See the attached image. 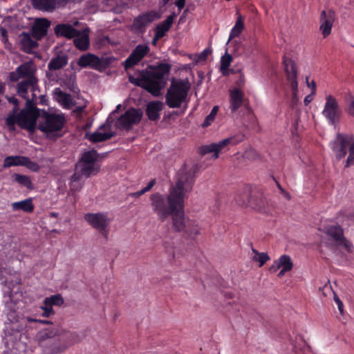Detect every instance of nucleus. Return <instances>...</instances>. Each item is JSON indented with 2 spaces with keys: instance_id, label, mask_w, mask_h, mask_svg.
Instances as JSON below:
<instances>
[{
  "instance_id": "nucleus-1",
  "label": "nucleus",
  "mask_w": 354,
  "mask_h": 354,
  "mask_svg": "<svg viewBox=\"0 0 354 354\" xmlns=\"http://www.w3.org/2000/svg\"><path fill=\"white\" fill-rule=\"evenodd\" d=\"M196 169L183 165L177 172L175 183L171 186L167 196L156 192L151 194L153 212L161 222L165 221L175 210L184 206L187 193L191 192L195 182Z\"/></svg>"
},
{
  "instance_id": "nucleus-2",
  "label": "nucleus",
  "mask_w": 354,
  "mask_h": 354,
  "mask_svg": "<svg viewBox=\"0 0 354 354\" xmlns=\"http://www.w3.org/2000/svg\"><path fill=\"white\" fill-rule=\"evenodd\" d=\"M150 70L136 71L129 74V82L135 86L141 87L155 97L161 94L165 87L171 71V65L160 63L156 66H149Z\"/></svg>"
},
{
  "instance_id": "nucleus-3",
  "label": "nucleus",
  "mask_w": 354,
  "mask_h": 354,
  "mask_svg": "<svg viewBox=\"0 0 354 354\" xmlns=\"http://www.w3.org/2000/svg\"><path fill=\"white\" fill-rule=\"evenodd\" d=\"M77 341V336L71 332L44 330L41 332L39 345L42 354H61Z\"/></svg>"
},
{
  "instance_id": "nucleus-4",
  "label": "nucleus",
  "mask_w": 354,
  "mask_h": 354,
  "mask_svg": "<svg viewBox=\"0 0 354 354\" xmlns=\"http://www.w3.org/2000/svg\"><path fill=\"white\" fill-rule=\"evenodd\" d=\"M65 123L64 114L44 111L39 121L38 129L48 138H57L63 136L62 131Z\"/></svg>"
},
{
  "instance_id": "nucleus-5",
  "label": "nucleus",
  "mask_w": 354,
  "mask_h": 354,
  "mask_svg": "<svg viewBox=\"0 0 354 354\" xmlns=\"http://www.w3.org/2000/svg\"><path fill=\"white\" fill-rule=\"evenodd\" d=\"M190 84L187 80L173 79L165 95V103L171 109L179 108L186 100Z\"/></svg>"
},
{
  "instance_id": "nucleus-6",
  "label": "nucleus",
  "mask_w": 354,
  "mask_h": 354,
  "mask_svg": "<svg viewBox=\"0 0 354 354\" xmlns=\"http://www.w3.org/2000/svg\"><path fill=\"white\" fill-rule=\"evenodd\" d=\"M97 160V153L95 150L85 151L75 165V171L86 178L96 175L100 171Z\"/></svg>"
},
{
  "instance_id": "nucleus-7",
  "label": "nucleus",
  "mask_w": 354,
  "mask_h": 354,
  "mask_svg": "<svg viewBox=\"0 0 354 354\" xmlns=\"http://www.w3.org/2000/svg\"><path fill=\"white\" fill-rule=\"evenodd\" d=\"M114 59L113 57L103 56L99 57L94 54L88 53L81 55L77 64L84 68H91L98 71H103L111 65Z\"/></svg>"
},
{
  "instance_id": "nucleus-8",
  "label": "nucleus",
  "mask_w": 354,
  "mask_h": 354,
  "mask_svg": "<svg viewBox=\"0 0 354 354\" xmlns=\"http://www.w3.org/2000/svg\"><path fill=\"white\" fill-rule=\"evenodd\" d=\"M322 113L329 124L336 127L339 124L342 115V110L333 95H326V102Z\"/></svg>"
},
{
  "instance_id": "nucleus-9",
  "label": "nucleus",
  "mask_w": 354,
  "mask_h": 354,
  "mask_svg": "<svg viewBox=\"0 0 354 354\" xmlns=\"http://www.w3.org/2000/svg\"><path fill=\"white\" fill-rule=\"evenodd\" d=\"M17 93L24 99L26 100V104L29 105L32 100L36 98V91H39L38 79L23 80L17 83L16 86Z\"/></svg>"
},
{
  "instance_id": "nucleus-10",
  "label": "nucleus",
  "mask_w": 354,
  "mask_h": 354,
  "mask_svg": "<svg viewBox=\"0 0 354 354\" xmlns=\"http://www.w3.org/2000/svg\"><path fill=\"white\" fill-rule=\"evenodd\" d=\"M19 127L22 129H27L32 131L37 124L38 111L35 106L32 104L27 105L19 113Z\"/></svg>"
},
{
  "instance_id": "nucleus-11",
  "label": "nucleus",
  "mask_w": 354,
  "mask_h": 354,
  "mask_svg": "<svg viewBox=\"0 0 354 354\" xmlns=\"http://www.w3.org/2000/svg\"><path fill=\"white\" fill-rule=\"evenodd\" d=\"M36 72L37 67L35 64L33 62L29 61L17 66L15 71L10 72L8 79L12 82H16L21 78L32 80V78H37L35 75Z\"/></svg>"
},
{
  "instance_id": "nucleus-12",
  "label": "nucleus",
  "mask_w": 354,
  "mask_h": 354,
  "mask_svg": "<svg viewBox=\"0 0 354 354\" xmlns=\"http://www.w3.org/2000/svg\"><path fill=\"white\" fill-rule=\"evenodd\" d=\"M142 114L141 109L130 108L119 117L117 120V126L129 130L133 125L140 122Z\"/></svg>"
},
{
  "instance_id": "nucleus-13",
  "label": "nucleus",
  "mask_w": 354,
  "mask_h": 354,
  "mask_svg": "<svg viewBox=\"0 0 354 354\" xmlns=\"http://www.w3.org/2000/svg\"><path fill=\"white\" fill-rule=\"evenodd\" d=\"M325 233L337 246L343 247L348 252H353V245L352 243L344 236V230L340 225L329 226L326 229Z\"/></svg>"
},
{
  "instance_id": "nucleus-14",
  "label": "nucleus",
  "mask_w": 354,
  "mask_h": 354,
  "mask_svg": "<svg viewBox=\"0 0 354 354\" xmlns=\"http://www.w3.org/2000/svg\"><path fill=\"white\" fill-rule=\"evenodd\" d=\"M84 219L93 228L97 230L106 238L107 235V227L109 220L104 213H88L84 215Z\"/></svg>"
},
{
  "instance_id": "nucleus-15",
  "label": "nucleus",
  "mask_w": 354,
  "mask_h": 354,
  "mask_svg": "<svg viewBox=\"0 0 354 354\" xmlns=\"http://www.w3.org/2000/svg\"><path fill=\"white\" fill-rule=\"evenodd\" d=\"M283 64L287 76V80L290 82V87L292 91V98L296 99L298 91V82L297 80V71L295 63L292 59L283 57Z\"/></svg>"
},
{
  "instance_id": "nucleus-16",
  "label": "nucleus",
  "mask_w": 354,
  "mask_h": 354,
  "mask_svg": "<svg viewBox=\"0 0 354 354\" xmlns=\"http://www.w3.org/2000/svg\"><path fill=\"white\" fill-rule=\"evenodd\" d=\"M159 18L160 15L156 11L144 13L134 19L132 28L136 32L144 33L146 28L155 19Z\"/></svg>"
},
{
  "instance_id": "nucleus-17",
  "label": "nucleus",
  "mask_w": 354,
  "mask_h": 354,
  "mask_svg": "<svg viewBox=\"0 0 354 354\" xmlns=\"http://www.w3.org/2000/svg\"><path fill=\"white\" fill-rule=\"evenodd\" d=\"M149 47L146 44H138L133 50L123 63L126 71L138 64L149 52Z\"/></svg>"
},
{
  "instance_id": "nucleus-18",
  "label": "nucleus",
  "mask_w": 354,
  "mask_h": 354,
  "mask_svg": "<svg viewBox=\"0 0 354 354\" xmlns=\"http://www.w3.org/2000/svg\"><path fill=\"white\" fill-rule=\"evenodd\" d=\"M351 136L338 133L330 142L331 148L337 159H342L347 153V147L350 144Z\"/></svg>"
},
{
  "instance_id": "nucleus-19",
  "label": "nucleus",
  "mask_w": 354,
  "mask_h": 354,
  "mask_svg": "<svg viewBox=\"0 0 354 354\" xmlns=\"http://www.w3.org/2000/svg\"><path fill=\"white\" fill-rule=\"evenodd\" d=\"M335 19V12L333 10H323L321 12L319 30L324 38L330 34Z\"/></svg>"
},
{
  "instance_id": "nucleus-20",
  "label": "nucleus",
  "mask_w": 354,
  "mask_h": 354,
  "mask_svg": "<svg viewBox=\"0 0 354 354\" xmlns=\"http://www.w3.org/2000/svg\"><path fill=\"white\" fill-rule=\"evenodd\" d=\"M50 21L46 18L37 19L30 28V34L36 40H41L48 32Z\"/></svg>"
},
{
  "instance_id": "nucleus-21",
  "label": "nucleus",
  "mask_w": 354,
  "mask_h": 354,
  "mask_svg": "<svg viewBox=\"0 0 354 354\" xmlns=\"http://www.w3.org/2000/svg\"><path fill=\"white\" fill-rule=\"evenodd\" d=\"M55 33L57 37L72 39L80 36V32L68 24H59L55 27Z\"/></svg>"
},
{
  "instance_id": "nucleus-22",
  "label": "nucleus",
  "mask_w": 354,
  "mask_h": 354,
  "mask_svg": "<svg viewBox=\"0 0 354 354\" xmlns=\"http://www.w3.org/2000/svg\"><path fill=\"white\" fill-rule=\"evenodd\" d=\"M19 37L21 50L26 53H31L32 50L39 46L38 40L34 39L29 32H23Z\"/></svg>"
},
{
  "instance_id": "nucleus-23",
  "label": "nucleus",
  "mask_w": 354,
  "mask_h": 354,
  "mask_svg": "<svg viewBox=\"0 0 354 354\" xmlns=\"http://www.w3.org/2000/svg\"><path fill=\"white\" fill-rule=\"evenodd\" d=\"M293 268V263L290 257L288 254H283L273 261L269 270L271 272H276L280 268L291 270Z\"/></svg>"
},
{
  "instance_id": "nucleus-24",
  "label": "nucleus",
  "mask_w": 354,
  "mask_h": 354,
  "mask_svg": "<svg viewBox=\"0 0 354 354\" xmlns=\"http://www.w3.org/2000/svg\"><path fill=\"white\" fill-rule=\"evenodd\" d=\"M184 206L182 208H177L175 212L171 214L172 223L174 230L177 232L185 230L187 222L185 220Z\"/></svg>"
},
{
  "instance_id": "nucleus-25",
  "label": "nucleus",
  "mask_w": 354,
  "mask_h": 354,
  "mask_svg": "<svg viewBox=\"0 0 354 354\" xmlns=\"http://www.w3.org/2000/svg\"><path fill=\"white\" fill-rule=\"evenodd\" d=\"M243 93L239 88H234L230 92V109L232 112L237 111L243 104Z\"/></svg>"
},
{
  "instance_id": "nucleus-26",
  "label": "nucleus",
  "mask_w": 354,
  "mask_h": 354,
  "mask_svg": "<svg viewBox=\"0 0 354 354\" xmlns=\"http://www.w3.org/2000/svg\"><path fill=\"white\" fill-rule=\"evenodd\" d=\"M175 17L176 15L174 12L172 15L168 16L165 20L156 26L155 30L156 39H160L165 35L166 32L170 29Z\"/></svg>"
},
{
  "instance_id": "nucleus-27",
  "label": "nucleus",
  "mask_w": 354,
  "mask_h": 354,
  "mask_svg": "<svg viewBox=\"0 0 354 354\" xmlns=\"http://www.w3.org/2000/svg\"><path fill=\"white\" fill-rule=\"evenodd\" d=\"M162 109V103L159 101L149 102L146 109V114L149 119L156 121L160 118V111Z\"/></svg>"
},
{
  "instance_id": "nucleus-28",
  "label": "nucleus",
  "mask_w": 354,
  "mask_h": 354,
  "mask_svg": "<svg viewBox=\"0 0 354 354\" xmlns=\"http://www.w3.org/2000/svg\"><path fill=\"white\" fill-rule=\"evenodd\" d=\"M68 57L66 54L57 55L53 57L48 64L50 71H57L66 66L68 64Z\"/></svg>"
},
{
  "instance_id": "nucleus-29",
  "label": "nucleus",
  "mask_w": 354,
  "mask_h": 354,
  "mask_svg": "<svg viewBox=\"0 0 354 354\" xmlns=\"http://www.w3.org/2000/svg\"><path fill=\"white\" fill-rule=\"evenodd\" d=\"M242 204H248V207L253 209H260L263 206L262 194L256 190L251 189V195L249 199L241 201Z\"/></svg>"
},
{
  "instance_id": "nucleus-30",
  "label": "nucleus",
  "mask_w": 354,
  "mask_h": 354,
  "mask_svg": "<svg viewBox=\"0 0 354 354\" xmlns=\"http://www.w3.org/2000/svg\"><path fill=\"white\" fill-rule=\"evenodd\" d=\"M54 94L56 96L57 102H59L64 108L69 109L71 106L73 104L71 95L64 93L60 88H55Z\"/></svg>"
},
{
  "instance_id": "nucleus-31",
  "label": "nucleus",
  "mask_w": 354,
  "mask_h": 354,
  "mask_svg": "<svg viewBox=\"0 0 354 354\" xmlns=\"http://www.w3.org/2000/svg\"><path fill=\"white\" fill-rule=\"evenodd\" d=\"M11 207L13 211L22 210L27 213H31L34 211V205L32 198L14 202L11 204Z\"/></svg>"
},
{
  "instance_id": "nucleus-32",
  "label": "nucleus",
  "mask_w": 354,
  "mask_h": 354,
  "mask_svg": "<svg viewBox=\"0 0 354 354\" xmlns=\"http://www.w3.org/2000/svg\"><path fill=\"white\" fill-rule=\"evenodd\" d=\"M113 132L102 133L99 131H96L92 133H86V138L91 142L97 143L100 142L106 141L114 136Z\"/></svg>"
},
{
  "instance_id": "nucleus-33",
  "label": "nucleus",
  "mask_w": 354,
  "mask_h": 354,
  "mask_svg": "<svg viewBox=\"0 0 354 354\" xmlns=\"http://www.w3.org/2000/svg\"><path fill=\"white\" fill-rule=\"evenodd\" d=\"M33 6L40 10L52 12L55 9L56 0H32Z\"/></svg>"
},
{
  "instance_id": "nucleus-34",
  "label": "nucleus",
  "mask_w": 354,
  "mask_h": 354,
  "mask_svg": "<svg viewBox=\"0 0 354 354\" xmlns=\"http://www.w3.org/2000/svg\"><path fill=\"white\" fill-rule=\"evenodd\" d=\"M26 156H7L3 161V168H8L16 166H23L24 164Z\"/></svg>"
},
{
  "instance_id": "nucleus-35",
  "label": "nucleus",
  "mask_w": 354,
  "mask_h": 354,
  "mask_svg": "<svg viewBox=\"0 0 354 354\" xmlns=\"http://www.w3.org/2000/svg\"><path fill=\"white\" fill-rule=\"evenodd\" d=\"M9 131L12 132L15 131V124L19 127V116L18 111H11L9 112L5 121Z\"/></svg>"
},
{
  "instance_id": "nucleus-36",
  "label": "nucleus",
  "mask_w": 354,
  "mask_h": 354,
  "mask_svg": "<svg viewBox=\"0 0 354 354\" xmlns=\"http://www.w3.org/2000/svg\"><path fill=\"white\" fill-rule=\"evenodd\" d=\"M82 175L78 172L75 173L71 177L70 189L72 192H79L82 187V183L80 182Z\"/></svg>"
},
{
  "instance_id": "nucleus-37",
  "label": "nucleus",
  "mask_w": 354,
  "mask_h": 354,
  "mask_svg": "<svg viewBox=\"0 0 354 354\" xmlns=\"http://www.w3.org/2000/svg\"><path fill=\"white\" fill-rule=\"evenodd\" d=\"M13 180L19 185L26 187L27 189H32V183L29 176L19 174H14L12 176Z\"/></svg>"
},
{
  "instance_id": "nucleus-38",
  "label": "nucleus",
  "mask_w": 354,
  "mask_h": 354,
  "mask_svg": "<svg viewBox=\"0 0 354 354\" xmlns=\"http://www.w3.org/2000/svg\"><path fill=\"white\" fill-rule=\"evenodd\" d=\"M252 252L254 254L252 257L254 261L259 263V267H262L270 258L266 252H259L255 248H252Z\"/></svg>"
},
{
  "instance_id": "nucleus-39",
  "label": "nucleus",
  "mask_w": 354,
  "mask_h": 354,
  "mask_svg": "<svg viewBox=\"0 0 354 354\" xmlns=\"http://www.w3.org/2000/svg\"><path fill=\"white\" fill-rule=\"evenodd\" d=\"M64 301L61 295L57 294L54 295H51L50 297H46L43 301L44 305L50 306L53 307V305L55 306H62L64 304Z\"/></svg>"
},
{
  "instance_id": "nucleus-40",
  "label": "nucleus",
  "mask_w": 354,
  "mask_h": 354,
  "mask_svg": "<svg viewBox=\"0 0 354 354\" xmlns=\"http://www.w3.org/2000/svg\"><path fill=\"white\" fill-rule=\"evenodd\" d=\"M243 28H244V24H243L241 17L240 16L238 17V19L235 23V25L234 26V27L232 28V30L230 31L229 40L239 36V35L241 34V32H242Z\"/></svg>"
},
{
  "instance_id": "nucleus-41",
  "label": "nucleus",
  "mask_w": 354,
  "mask_h": 354,
  "mask_svg": "<svg viewBox=\"0 0 354 354\" xmlns=\"http://www.w3.org/2000/svg\"><path fill=\"white\" fill-rule=\"evenodd\" d=\"M73 42L75 47L81 50H86L89 46V40L87 35L75 37H74Z\"/></svg>"
},
{
  "instance_id": "nucleus-42",
  "label": "nucleus",
  "mask_w": 354,
  "mask_h": 354,
  "mask_svg": "<svg viewBox=\"0 0 354 354\" xmlns=\"http://www.w3.org/2000/svg\"><path fill=\"white\" fill-rule=\"evenodd\" d=\"M354 165V137L351 136L348 147V156L346 160L344 167L348 168Z\"/></svg>"
},
{
  "instance_id": "nucleus-43",
  "label": "nucleus",
  "mask_w": 354,
  "mask_h": 354,
  "mask_svg": "<svg viewBox=\"0 0 354 354\" xmlns=\"http://www.w3.org/2000/svg\"><path fill=\"white\" fill-rule=\"evenodd\" d=\"M200 153L202 155H205L207 153H212L213 158L216 159L218 158V155L216 151V145H214V142L201 147Z\"/></svg>"
},
{
  "instance_id": "nucleus-44",
  "label": "nucleus",
  "mask_w": 354,
  "mask_h": 354,
  "mask_svg": "<svg viewBox=\"0 0 354 354\" xmlns=\"http://www.w3.org/2000/svg\"><path fill=\"white\" fill-rule=\"evenodd\" d=\"M185 231L189 236H197L200 233V229L196 221H187V227Z\"/></svg>"
},
{
  "instance_id": "nucleus-45",
  "label": "nucleus",
  "mask_w": 354,
  "mask_h": 354,
  "mask_svg": "<svg viewBox=\"0 0 354 354\" xmlns=\"http://www.w3.org/2000/svg\"><path fill=\"white\" fill-rule=\"evenodd\" d=\"M250 195H251V187L246 186L244 188L243 191L241 194L237 195V196L236 197V202L237 203V204L239 205L245 206V207L248 206V204H242L241 201L243 200L249 199Z\"/></svg>"
},
{
  "instance_id": "nucleus-46",
  "label": "nucleus",
  "mask_w": 354,
  "mask_h": 354,
  "mask_svg": "<svg viewBox=\"0 0 354 354\" xmlns=\"http://www.w3.org/2000/svg\"><path fill=\"white\" fill-rule=\"evenodd\" d=\"M218 106H214L211 112L209 113V115H207L206 116V118H205L203 124H201L202 127L203 128H206L207 127H209L212 122L215 120V118H216V115L218 113Z\"/></svg>"
},
{
  "instance_id": "nucleus-47",
  "label": "nucleus",
  "mask_w": 354,
  "mask_h": 354,
  "mask_svg": "<svg viewBox=\"0 0 354 354\" xmlns=\"http://www.w3.org/2000/svg\"><path fill=\"white\" fill-rule=\"evenodd\" d=\"M234 140L233 138H227L225 139H223L218 142H214V145H216V151L218 154L224 150L225 148H227L232 143Z\"/></svg>"
},
{
  "instance_id": "nucleus-48",
  "label": "nucleus",
  "mask_w": 354,
  "mask_h": 354,
  "mask_svg": "<svg viewBox=\"0 0 354 354\" xmlns=\"http://www.w3.org/2000/svg\"><path fill=\"white\" fill-rule=\"evenodd\" d=\"M232 60V57L229 54H225V55L221 57V71L223 73V71L227 70Z\"/></svg>"
},
{
  "instance_id": "nucleus-49",
  "label": "nucleus",
  "mask_w": 354,
  "mask_h": 354,
  "mask_svg": "<svg viewBox=\"0 0 354 354\" xmlns=\"http://www.w3.org/2000/svg\"><path fill=\"white\" fill-rule=\"evenodd\" d=\"M297 342L292 343L293 349L295 353H297L300 351H303L306 347V343L304 339L301 336H299L296 337Z\"/></svg>"
},
{
  "instance_id": "nucleus-50",
  "label": "nucleus",
  "mask_w": 354,
  "mask_h": 354,
  "mask_svg": "<svg viewBox=\"0 0 354 354\" xmlns=\"http://www.w3.org/2000/svg\"><path fill=\"white\" fill-rule=\"evenodd\" d=\"M23 166L26 167L28 169L32 171H37L40 169L39 165L37 162L32 161L28 157H26V160H24V164Z\"/></svg>"
},
{
  "instance_id": "nucleus-51",
  "label": "nucleus",
  "mask_w": 354,
  "mask_h": 354,
  "mask_svg": "<svg viewBox=\"0 0 354 354\" xmlns=\"http://www.w3.org/2000/svg\"><path fill=\"white\" fill-rule=\"evenodd\" d=\"M243 157L248 160H254L259 158V154L254 149L250 148L244 152Z\"/></svg>"
},
{
  "instance_id": "nucleus-52",
  "label": "nucleus",
  "mask_w": 354,
  "mask_h": 354,
  "mask_svg": "<svg viewBox=\"0 0 354 354\" xmlns=\"http://www.w3.org/2000/svg\"><path fill=\"white\" fill-rule=\"evenodd\" d=\"M41 308L43 310V313L41 314V315L43 317H49L52 315L55 314V312H54V310L53 309V307H51L50 306L44 305V306H41Z\"/></svg>"
},
{
  "instance_id": "nucleus-53",
  "label": "nucleus",
  "mask_w": 354,
  "mask_h": 354,
  "mask_svg": "<svg viewBox=\"0 0 354 354\" xmlns=\"http://www.w3.org/2000/svg\"><path fill=\"white\" fill-rule=\"evenodd\" d=\"M333 299L337 306L339 313L342 315L344 313V305L342 301L335 292H333Z\"/></svg>"
},
{
  "instance_id": "nucleus-54",
  "label": "nucleus",
  "mask_w": 354,
  "mask_h": 354,
  "mask_svg": "<svg viewBox=\"0 0 354 354\" xmlns=\"http://www.w3.org/2000/svg\"><path fill=\"white\" fill-rule=\"evenodd\" d=\"M6 98L10 103L13 104L14 106L12 111H18L19 110V102L17 98L14 96H6Z\"/></svg>"
},
{
  "instance_id": "nucleus-55",
  "label": "nucleus",
  "mask_w": 354,
  "mask_h": 354,
  "mask_svg": "<svg viewBox=\"0 0 354 354\" xmlns=\"http://www.w3.org/2000/svg\"><path fill=\"white\" fill-rule=\"evenodd\" d=\"M212 53V50L209 48L204 49L198 55L199 61H205L208 55Z\"/></svg>"
},
{
  "instance_id": "nucleus-56",
  "label": "nucleus",
  "mask_w": 354,
  "mask_h": 354,
  "mask_svg": "<svg viewBox=\"0 0 354 354\" xmlns=\"http://www.w3.org/2000/svg\"><path fill=\"white\" fill-rule=\"evenodd\" d=\"M308 80H309V77H306V83H307L308 87H311L312 94H315V91H316V83L314 80H313L311 82H309Z\"/></svg>"
},
{
  "instance_id": "nucleus-57",
  "label": "nucleus",
  "mask_w": 354,
  "mask_h": 354,
  "mask_svg": "<svg viewBox=\"0 0 354 354\" xmlns=\"http://www.w3.org/2000/svg\"><path fill=\"white\" fill-rule=\"evenodd\" d=\"M156 180L155 178L150 180V182L148 183V185L144 187L143 189L145 190L146 192L150 191L152 187L156 185Z\"/></svg>"
},
{
  "instance_id": "nucleus-58",
  "label": "nucleus",
  "mask_w": 354,
  "mask_h": 354,
  "mask_svg": "<svg viewBox=\"0 0 354 354\" xmlns=\"http://www.w3.org/2000/svg\"><path fill=\"white\" fill-rule=\"evenodd\" d=\"M146 192L144 189H142L138 192H133V193H131L130 194V196H132V197H135V198H138L140 197V196H142V194H145Z\"/></svg>"
},
{
  "instance_id": "nucleus-59",
  "label": "nucleus",
  "mask_w": 354,
  "mask_h": 354,
  "mask_svg": "<svg viewBox=\"0 0 354 354\" xmlns=\"http://www.w3.org/2000/svg\"><path fill=\"white\" fill-rule=\"evenodd\" d=\"M348 113L354 117V100H352L349 104V106L348 108Z\"/></svg>"
},
{
  "instance_id": "nucleus-60",
  "label": "nucleus",
  "mask_w": 354,
  "mask_h": 354,
  "mask_svg": "<svg viewBox=\"0 0 354 354\" xmlns=\"http://www.w3.org/2000/svg\"><path fill=\"white\" fill-rule=\"evenodd\" d=\"M27 320H28V322H40L41 324H48L51 323L48 320L35 319H32V318H30V317H28Z\"/></svg>"
},
{
  "instance_id": "nucleus-61",
  "label": "nucleus",
  "mask_w": 354,
  "mask_h": 354,
  "mask_svg": "<svg viewBox=\"0 0 354 354\" xmlns=\"http://www.w3.org/2000/svg\"><path fill=\"white\" fill-rule=\"evenodd\" d=\"M178 10H182L185 4V0H177L175 3Z\"/></svg>"
},
{
  "instance_id": "nucleus-62",
  "label": "nucleus",
  "mask_w": 354,
  "mask_h": 354,
  "mask_svg": "<svg viewBox=\"0 0 354 354\" xmlns=\"http://www.w3.org/2000/svg\"><path fill=\"white\" fill-rule=\"evenodd\" d=\"M289 270H284L283 268H281V270L278 273V277H282L285 274L286 272H289Z\"/></svg>"
},
{
  "instance_id": "nucleus-63",
  "label": "nucleus",
  "mask_w": 354,
  "mask_h": 354,
  "mask_svg": "<svg viewBox=\"0 0 354 354\" xmlns=\"http://www.w3.org/2000/svg\"><path fill=\"white\" fill-rule=\"evenodd\" d=\"M6 90V85L4 83H0V95L3 94Z\"/></svg>"
},
{
  "instance_id": "nucleus-64",
  "label": "nucleus",
  "mask_w": 354,
  "mask_h": 354,
  "mask_svg": "<svg viewBox=\"0 0 354 354\" xmlns=\"http://www.w3.org/2000/svg\"><path fill=\"white\" fill-rule=\"evenodd\" d=\"M275 182H276V184H277V187H278V189L280 190L281 193L283 194V192H285V190L283 188H282V187L281 186V185L279 184V183H278L276 180H274Z\"/></svg>"
}]
</instances>
